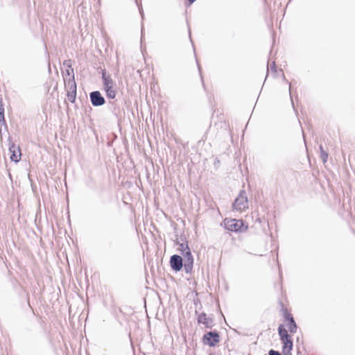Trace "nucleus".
<instances>
[{
    "label": "nucleus",
    "mask_w": 355,
    "mask_h": 355,
    "mask_svg": "<svg viewBox=\"0 0 355 355\" xmlns=\"http://www.w3.org/2000/svg\"><path fill=\"white\" fill-rule=\"evenodd\" d=\"M193 261L187 262L184 257L178 254L171 255L169 259L171 269L175 273L183 270L186 274L191 275L193 270Z\"/></svg>",
    "instance_id": "f257e3e1"
},
{
    "label": "nucleus",
    "mask_w": 355,
    "mask_h": 355,
    "mask_svg": "<svg viewBox=\"0 0 355 355\" xmlns=\"http://www.w3.org/2000/svg\"><path fill=\"white\" fill-rule=\"evenodd\" d=\"M220 225L228 232L234 233H244L249 228L248 223L243 219H236L232 218H225L223 220Z\"/></svg>",
    "instance_id": "f03ea898"
},
{
    "label": "nucleus",
    "mask_w": 355,
    "mask_h": 355,
    "mask_svg": "<svg viewBox=\"0 0 355 355\" xmlns=\"http://www.w3.org/2000/svg\"><path fill=\"white\" fill-rule=\"evenodd\" d=\"M9 282L12 286L13 291L17 294L21 300L26 301L28 306L31 308L30 305L29 293L26 291L25 288L20 284L19 280L12 275V272L8 270Z\"/></svg>",
    "instance_id": "7ed1b4c3"
},
{
    "label": "nucleus",
    "mask_w": 355,
    "mask_h": 355,
    "mask_svg": "<svg viewBox=\"0 0 355 355\" xmlns=\"http://www.w3.org/2000/svg\"><path fill=\"white\" fill-rule=\"evenodd\" d=\"M173 230L175 234V239L174 240V244L176 245H179V248L178 249V250L180 252V255L184 257L185 259H187V262H189L190 261L194 262V257L189 248V242H180L178 239V233L177 232L178 225L175 223H173Z\"/></svg>",
    "instance_id": "20e7f679"
},
{
    "label": "nucleus",
    "mask_w": 355,
    "mask_h": 355,
    "mask_svg": "<svg viewBox=\"0 0 355 355\" xmlns=\"http://www.w3.org/2000/svg\"><path fill=\"white\" fill-rule=\"evenodd\" d=\"M278 335L282 343V349H293V340L292 335H291L286 330L284 324H279L277 328Z\"/></svg>",
    "instance_id": "39448f33"
},
{
    "label": "nucleus",
    "mask_w": 355,
    "mask_h": 355,
    "mask_svg": "<svg viewBox=\"0 0 355 355\" xmlns=\"http://www.w3.org/2000/svg\"><path fill=\"white\" fill-rule=\"evenodd\" d=\"M202 343L209 347H216L220 341V332L216 329L206 331L202 338Z\"/></svg>",
    "instance_id": "423d86ee"
},
{
    "label": "nucleus",
    "mask_w": 355,
    "mask_h": 355,
    "mask_svg": "<svg viewBox=\"0 0 355 355\" xmlns=\"http://www.w3.org/2000/svg\"><path fill=\"white\" fill-rule=\"evenodd\" d=\"M248 208V199L246 191L242 189L232 203V211H243Z\"/></svg>",
    "instance_id": "0eeeda50"
},
{
    "label": "nucleus",
    "mask_w": 355,
    "mask_h": 355,
    "mask_svg": "<svg viewBox=\"0 0 355 355\" xmlns=\"http://www.w3.org/2000/svg\"><path fill=\"white\" fill-rule=\"evenodd\" d=\"M107 109L116 119L117 123L121 124L122 119L125 114L123 108H121L118 101L114 99L107 100Z\"/></svg>",
    "instance_id": "6e6552de"
},
{
    "label": "nucleus",
    "mask_w": 355,
    "mask_h": 355,
    "mask_svg": "<svg viewBox=\"0 0 355 355\" xmlns=\"http://www.w3.org/2000/svg\"><path fill=\"white\" fill-rule=\"evenodd\" d=\"M8 150L10 153V159L11 162L15 164L18 163L21 160V152L19 146H16L12 141L11 136L8 137Z\"/></svg>",
    "instance_id": "1a4fd4ad"
},
{
    "label": "nucleus",
    "mask_w": 355,
    "mask_h": 355,
    "mask_svg": "<svg viewBox=\"0 0 355 355\" xmlns=\"http://www.w3.org/2000/svg\"><path fill=\"white\" fill-rule=\"evenodd\" d=\"M195 315H196V320L198 324H203L207 329H211L215 325L212 314L208 316L206 313H199L196 310Z\"/></svg>",
    "instance_id": "9d476101"
},
{
    "label": "nucleus",
    "mask_w": 355,
    "mask_h": 355,
    "mask_svg": "<svg viewBox=\"0 0 355 355\" xmlns=\"http://www.w3.org/2000/svg\"><path fill=\"white\" fill-rule=\"evenodd\" d=\"M105 204L106 200L101 198L99 202L94 203L93 206L94 213L96 218L101 221H104L106 218L107 211L104 207Z\"/></svg>",
    "instance_id": "9b49d317"
},
{
    "label": "nucleus",
    "mask_w": 355,
    "mask_h": 355,
    "mask_svg": "<svg viewBox=\"0 0 355 355\" xmlns=\"http://www.w3.org/2000/svg\"><path fill=\"white\" fill-rule=\"evenodd\" d=\"M89 100L93 107H97L106 103L105 98L98 90L92 91L89 94Z\"/></svg>",
    "instance_id": "f8f14e48"
},
{
    "label": "nucleus",
    "mask_w": 355,
    "mask_h": 355,
    "mask_svg": "<svg viewBox=\"0 0 355 355\" xmlns=\"http://www.w3.org/2000/svg\"><path fill=\"white\" fill-rule=\"evenodd\" d=\"M99 73L101 74L102 87L116 86V83L113 80L111 75L105 69H101Z\"/></svg>",
    "instance_id": "ddd939ff"
},
{
    "label": "nucleus",
    "mask_w": 355,
    "mask_h": 355,
    "mask_svg": "<svg viewBox=\"0 0 355 355\" xmlns=\"http://www.w3.org/2000/svg\"><path fill=\"white\" fill-rule=\"evenodd\" d=\"M67 87H69V90L67 91V99L71 103H74L76 100V94H77V85H76V81H73V82L71 81V85H67Z\"/></svg>",
    "instance_id": "4468645a"
},
{
    "label": "nucleus",
    "mask_w": 355,
    "mask_h": 355,
    "mask_svg": "<svg viewBox=\"0 0 355 355\" xmlns=\"http://www.w3.org/2000/svg\"><path fill=\"white\" fill-rule=\"evenodd\" d=\"M0 125L4 127V130L8 131V126L6 123V120L5 118V108H4V103L2 97H0ZM2 135V129L0 127V136Z\"/></svg>",
    "instance_id": "2eb2a0df"
},
{
    "label": "nucleus",
    "mask_w": 355,
    "mask_h": 355,
    "mask_svg": "<svg viewBox=\"0 0 355 355\" xmlns=\"http://www.w3.org/2000/svg\"><path fill=\"white\" fill-rule=\"evenodd\" d=\"M62 75L64 78L65 87H67V85H71V81H76L74 78L73 69H66L64 71H62Z\"/></svg>",
    "instance_id": "dca6fc26"
},
{
    "label": "nucleus",
    "mask_w": 355,
    "mask_h": 355,
    "mask_svg": "<svg viewBox=\"0 0 355 355\" xmlns=\"http://www.w3.org/2000/svg\"><path fill=\"white\" fill-rule=\"evenodd\" d=\"M188 31H189V40H190V42H191V43L192 44V47H193V52H194V55H195V58H196V62L198 70V72H199V74H200V76L201 83H202L203 88L205 89L206 87H205L204 78H203V76H202V67H201V65H200L198 58H197L196 49H195V45H194V43H193V42L192 40V38H191V29H190L189 27Z\"/></svg>",
    "instance_id": "f3484780"
},
{
    "label": "nucleus",
    "mask_w": 355,
    "mask_h": 355,
    "mask_svg": "<svg viewBox=\"0 0 355 355\" xmlns=\"http://www.w3.org/2000/svg\"><path fill=\"white\" fill-rule=\"evenodd\" d=\"M117 85L116 86H107L105 87H102V90L105 92L106 98L107 100L114 99L116 98L117 92Z\"/></svg>",
    "instance_id": "a211bd4d"
},
{
    "label": "nucleus",
    "mask_w": 355,
    "mask_h": 355,
    "mask_svg": "<svg viewBox=\"0 0 355 355\" xmlns=\"http://www.w3.org/2000/svg\"><path fill=\"white\" fill-rule=\"evenodd\" d=\"M278 304L281 308L280 311L282 312V315L284 318V322L293 318V314L287 308L285 307L283 302L280 299L278 301Z\"/></svg>",
    "instance_id": "6ab92c4d"
},
{
    "label": "nucleus",
    "mask_w": 355,
    "mask_h": 355,
    "mask_svg": "<svg viewBox=\"0 0 355 355\" xmlns=\"http://www.w3.org/2000/svg\"><path fill=\"white\" fill-rule=\"evenodd\" d=\"M286 326L288 327L287 331L293 336L297 331L298 326L295 320L294 317L284 322Z\"/></svg>",
    "instance_id": "aec40b11"
},
{
    "label": "nucleus",
    "mask_w": 355,
    "mask_h": 355,
    "mask_svg": "<svg viewBox=\"0 0 355 355\" xmlns=\"http://www.w3.org/2000/svg\"><path fill=\"white\" fill-rule=\"evenodd\" d=\"M319 151H320V157L322 160V162L325 164L328 160L329 153L327 150H324V147L322 144L319 146Z\"/></svg>",
    "instance_id": "412c9836"
},
{
    "label": "nucleus",
    "mask_w": 355,
    "mask_h": 355,
    "mask_svg": "<svg viewBox=\"0 0 355 355\" xmlns=\"http://www.w3.org/2000/svg\"><path fill=\"white\" fill-rule=\"evenodd\" d=\"M282 76H283V80H284V82L286 83L288 85H291L290 82L286 78V77H285L284 73H282ZM289 95H290V98H291V101L292 106H293L294 110H295V106H294L293 100V96H292L291 85H289Z\"/></svg>",
    "instance_id": "4be33fe9"
},
{
    "label": "nucleus",
    "mask_w": 355,
    "mask_h": 355,
    "mask_svg": "<svg viewBox=\"0 0 355 355\" xmlns=\"http://www.w3.org/2000/svg\"><path fill=\"white\" fill-rule=\"evenodd\" d=\"M73 63V60H72L71 59H68V60H64L62 64H63V66L66 67L67 69H73L72 67Z\"/></svg>",
    "instance_id": "5701e85b"
},
{
    "label": "nucleus",
    "mask_w": 355,
    "mask_h": 355,
    "mask_svg": "<svg viewBox=\"0 0 355 355\" xmlns=\"http://www.w3.org/2000/svg\"><path fill=\"white\" fill-rule=\"evenodd\" d=\"M270 71L275 75L277 73V67L275 61H273L270 65Z\"/></svg>",
    "instance_id": "b1692460"
},
{
    "label": "nucleus",
    "mask_w": 355,
    "mask_h": 355,
    "mask_svg": "<svg viewBox=\"0 0 355 355\" xmlns=\"http://www.w3.org/2000/svg\"><path fill=\"white\" fill-rule=\"evenodd\" d=\"M266 355H282V353L277 350L271 349L268 351Z\"/></svg>",
    "instance_id": "393cba45"
},
{
    "label": "nucleus",
    "mask_w": 355,
    "mask_h": 355,
    "mask_svg": "<svg viewBox=\"0 0 355 355\" xmlns=\"http://www.w3.org/2000/svg\"><path fill=\"white\" fill-rule=\"evenodd\" d=\"M86 185L89 188L93 189L95 186L94 181L92 178H90L88 181H87Z\"/></svg>",
    "instance_id": "a878e982"
},
{
    "label": "nucleus",
    "mask_w": 355,
    "mask_h": 355,
    "mask_svg": "<svg viewBox=\"0 0 355 355\" xmlns=\"http://www.w3.org/2000/svg\"><path fill=\"white\" fill-rule=\"evenodd\" d=\"M292 351H293V349H282L281 353L282 355H292Z\"/></svg>",
    "instance_id": "bb28decb"
},
{
    "label": "nucleus",
    "mask_w": 355,
    "mask_h": 355,
    "mask_svg": "<svg viewBox=\"0 0 355 355\" xmlns=\"http://www.w3.org/2000/svg\"><path fill=\"white\" fill-rule=\"evenodd\" d=\"M196 0H185L184 6L188 8L191 6Z\"/></svg>",
    "instance_id": "cd10ccee"
},
{
    "label": "nucleus",
    "mask_w": 355,
    "mask_h": 355,
    "mask_svg": "<svg viewBox=\"0 0 355 355\" xmlns=\"http://www.w3.org/2000/svg\"><path fill=\"white\" fill-rule=\"evenodd\" d=\"M178 239L180 242H189L184 234H181L180 236L178 235Z\"/></svg>",
    "instance_id": "c85d7f7f"
},
{
    "label": "nucleus",
    "mask_w": 355,
    "mask_h": 355,
    "mask_svg": "<svg viewBox=\"0 0 355 355\" xmlns=\"http://www.w3.org/2000/svg\"><path fill=\"white\" fill-rule=\"evenodd\" d=\"M144 40V26H143V24H141V45H142Z\"/></svg>",
    "instance_id": "c756f323"
},
{
    "label": "nucleus",
    "mask_w": 355,
    "mask_h": 355,
    "mask_svg": "<svg viewBox=\"0 0 355 355\" xmlns=\"http://www.w3.org/2000/svg\"><path fill=\"white\" fill-rule=\"evenodd\" d=\"M31 189H32L33 191V192H36V191H37V186H36L35 183L34 182V181H31Z\"/></svg>",
    "instance_id": "7c9ffc66"
},
{
    "label": "nucleus",
    "mask_w": 355,
    "mask_h": 355,
    "mask_svg": "<svg viewBox=\"0 0 355 355\" xmlns=\"http://www.w3.org/2000/svg\"><path fill=\"white\" fill-rule=\"evenodd\" d=\"M18 268L19 270H21L22 272H27V270L25 268V267L21 266V265H18Z\"/></svg>",
    "instance_id": "2f4dec72"
},
{
    "label": "nucleus",
    "mask_w": 355,
    "mask_h": 355,
    "mask_svg": "<svg viewBox=\"0 0 355 355\" xmlns=\"http://www.w3.org/2000/svg\"><path fill=\"white\" fill-rule=\"evenodd\" d=\"M28 180H29L30 183L31 182V181H33L30 172L28 173Z\"/></svg>",
    "instance_id": "473e14b6"
},
{
    "label": "nucleus",
    "mask_w": 355,
    "mask_h": 355,
    "mask_svg": "<svg viewBox=\"0 0 355 355\" xmlns=\"http://www.w3.org/2000/svg\"><path fill=\"white\" fill-rule=\"evenodd\" d=\"M139 12H140V15H141L142 18H144V10L140 9Z\"/></svg>",
    "instance_id": "72a5a7b5"
},
{
    "label": "nucleus",
    "mask_w": 355,
    "mask_h": 355,
    "mask_svg": "<svg viewBox=\"0 0 355 355\" xmlns=\"http://www.w3.org/2000/svg\"><path fill=\"white\" fill-rule=\"evenodd\" d=\"M198 302H199V304H200V307H202V305H201V304H200V302L199 299H197V300H196H196H194V304H196H196H197V303H198Z\"/></svg>",
    "instance_id": "f704fd0d"
},
{
    "label": "nucleus",
    "mask_w": 355,
    "mask_h": 355,
    "mask_svg": "<svg viewBox=\"0 0 355 355\" xmlns=\"http://www.w3.org/2000/svg\"><path fill=\"white\" fill-rule=\"evenodd\" d=\"M198 302H199V304H200V307H202V305H201V304H200V302L199 299H197V300H196H196H194V304H196H196H197V303H198Z\"/></svg>",
    "instance_id": "c9c22d12"
},
{
    "label": "nucleus",
    "mask_w": 355,
    "mask_h": 355,
    "mask_svg": "<svg viewBox=\"0 0 355 355\" xmlns=\"http://www.w3.org/2000/svg\"><path fill=\"white\" fill-rule=\"evenodd\" d=\"M198 302H199V304H200V307H202V305H201V304H200V302L199 299H197V300H196H196H194V304H196H196H197V303H198Z\"/></svg>",
    "instance_id": "e433bc0d"
},
{
    "label": "nucleus",
    "mask_w": 355,
    "mask_h": 355,
    "mask_svg": "<svg viewBox=\"0 0 355 355\" xmlns=\"http://www.w3.org/2000/svg\"><path fill=\"white\" fill-rule=\"evenodd\" d=\"M219 162H220V161H219L218 159H216V161H215V163H214V164H216H216H218V163H219Z\"/></svg>",
    "instance_id": "4c0bfd02"
},
{
    "label": "nucleus",
    "mask_w": 355,
    "mask_h": 355,
    "mask_svg": "<svg viewBox=\"0 0 355 355\" xmlns=\"http://www.w3.org/2000/svg\"><path fill=\"white\" fill-rule=\"evenodd\" d=\"M296 341H297V343L300 342V338L299 337H297Z\"/></svg>",
    "instance_id": "58836bf2"
},
{
    "label": "nucleus",
    "mask_w": 355,
    "mask_h": 355,
    "mask_svg": "<svg viewBox=\"0 0 355 355\" xmlns=\"http://www.w3.org/2000/svg\"><path fill=\"white\" fill-rule=\"evenodd\" d=\"M256 221H257V222L258 221L259 223H261V220H260V218H257V219L256 220Z\"/></svg>",
    "instance_id": "ea45409f"
},
{
    "label": "nucleus",
    "mask_w": 355,
    "mask_h": 355,
    "mask_svg": "<svg viewBox=\"0 0 355 355\" xmlns=\"http://www.w3.org/2000/svg\"><path fill=\"white\" fill-rule=\"evenodd\" d=\"M279 276H280V278H282V274L281 272H279Z\"/></svg>",
    "instance_id": "a19ab883"
},
{
    "label": "nucleus",
    "mask_w": 355,
    "mask_h": 355,
    "mask_svg": "<svg viewBox=\"0 0 355 355\" xmlns=\"http://www.w3.org/2000/svg\"><path fill=\"white\" fill-rule=\"evenodd\" d=\"M107 146H111V142H108V143H107Z\"/></svg>",
    "instance_id": "79ce46f5"
},
{
    "label": "nucleus",
    "mask_w": 355,
    "mask_h": 355,
    "mask_svg": "<svg viewBox=\"0 0 355 355\" xmlns=\"http://www.w3.org/2000/svg\"><path fill=\"white\" fill-rule=\"evenodd\" d=\"M268 78V73L266 74V78H265V80H266V78Z\"/></svg>",
    "instance_id": "37998d69"
},
{
    "label": "nucleus",
    "mask_w": 355,
    "mask_h": 355,
    "mask_svg": "<svg viewBox=\"0 0 355 355\" xmlns=\"http://www.w3.org/2000/svg\"><path fill=\"white\" fill-rule=\"evenodd\" d=\"M64 103L67 105L68 104L66 100H64Z\"/></svg>",
    "instance_id": "c03bdc74"
},
{
    "label": "nucleus",
    "mask_w": 355,
    "mask_h": 355,
    "mask_svg": "<svg viewBox=\"0 0 355 355\" xmlns=\"http://www.w3.org/2000/svg\"><path fill=\"white\" fill-rule=\"evenodd\" d=\"M209 355H212L211 354H210Z\"/></svg>",
    "instance_id": "a18cd8bd"
}]
</instances>
